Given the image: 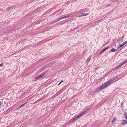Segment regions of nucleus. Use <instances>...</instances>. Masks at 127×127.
I'll return each instance as SVG.
<instances>
[{
	"mask_svg": "<svg viewBox=\"0 0 127 127\" xmlns=\"http://www.w3.org/2000/svg\"><path fill=\"white\" fill-rule=\"evenodd\" d=\"M70 16L69 15L67 16L62 17V18H59L57 19L56 20H55L53 21L52 23H54L56 22L57 21H58L59 20L63 19H64L65 18H66L69 17Z\"/></svg>",
	"mask_w": 127,
	"mask_h": 127,
	"instance_id": "nucleus-2",
	"label": "nucleus"
},
{
	"mask_svg": "<svg viewBox=\"0 0 127 127\" xmlns=\"http://www.w3.org/2000/svg\"><path fill=\"white\" fill-rule=\"evenodd\" d=\"M89 109L88 108H85L84 109V111H83L84 112V113H85L88 111Z\"/></svg>",
	"mask_w": 127,
	"mask_h": 127,
	"instance_id": "nucleus-12",
	"label": "nucleus"
},
{
	"mask_svg": "<svg viewBox=\"0 0 127 127\" xmlns=\"http://www.w3.org/2000/svg\"><path fill=\"white\" fill-rule=\"evenodd\" d=\"M81 116V115H80V114H79V115H78V116H77L76 117L74 118V119L72 120V122H73L76 119H77L78 118L80 117Z\"/></svg>",
	"mask_w": 127,
	"mask_h": 127,
	"instance_id": "nucleus-5",
	"label": "nucleus"
},
{
	"mask_svg": "<svg viewBox=\"0 0 127 127\" xmlns=\"http://www.w3.org/2000/svg\"><path fill=\"white\" fill-rule=\"evenodd\" d=\"M61 83V82H60L58 85H59Z\"/></svg>",
	"mask_w": 127,
	"mask_h": 127,
	"instance_id": "nucleus-25",
	"label": "nucleus"
},
{
	"mask_svg": "<svg viewBox=\"0 0 127 127\" xmlns=\"http://www.w3.org/2000/svg\"><path fill=\"white\" fill-rule=\"evenodd\" d=\"M89 14L88 13H84V14H82L81 15H80L79 16H78V17H81L82 16H85L86 15H88Z\"/></svg>",
	"mask_w": 127,
	"mask_h": 127,
	"instance_id": "nucleus-9",
	"label": "nucleus"
},
{
	"mask_svg": "<svg viewBox=\"0 0 127 127\" xmlns=\"http://www.w3.org/2000/svg\"><path fill=\"white\" fill-rule=\"evenodd\" d=\"M122 44L124 45L127 44V41L123 42Z\"/></svg>",
	"mask_w": 127,
	"mask_h": 127,
	"instance_id": "nucleus-19",
	"label": "nucleus"
},
{
	"mask_svg": "<svg viewBox=\"0 0 127 127\" xmlns=\"http://www.w3.org/2000/svg\"><path fill=\"white\" fill-rule=\"evenodd\" d=\"M124 46L123 45V44H122L121 45H119V47H120V48L121 47L123 46Z\"/></svg>",
	"mask_w": 127,
	"mask_h": 127,
	"instance_id": "nucleus-20",
	"label": "nucleus"
},
{
	"mask_svg": "<svg viewBox=\"0 0 127 127\" xmlns=\"http://www.w3.org/2000/svg\"><path fill=\"white\" fill-rule=\"evenodd\" d=\"M127 123V120H124L122 121V122L121 123L122 125H124Z\"/></svg>",
	"mask_w": 127,
	"mask_h": 127,
	"instance_id": "nucleus-10",
	"label": "nucleus"
},
{
	"mask_svg": "<svg viewBox=\"0 0 127 127\" xmlns=\"http://www.w3.org/2000/svg\"><path fill=\"white\" fill-rule=\"evenodd\" d=\"M109 48V47H106V48H105V49H104L102 50V51H101V52H100V54H102V53H103L105 51L107 50Z\"/></svg>",
	"mask_w": 127,
	"mask_h": 127,
	"instance_id": "nucleus-7",
	"label": "nucleus"
},
{
	"mask_svg": "<svg viewBox=\"0 0 127 127\" xmlns=\"http://www.w3.org/2000/svg\"><path fill=\"white\" fill-rule=\"evenodd\" d=\"M2 104V102L1 101L0 102V106Z\"/></svg>",
	"mask_w": 127,
	"mask_h": 127,
	"instance_id": "nucleus-22",
	"label": "nucleus"
},
{
	"mask_svg": "<svg viewBox=\"0 0 127 127\" xmlns=\"http://www.w3.org/2000/svg\"><path fill=\"white\" fill-rule=\"evenodd\" d=\"M11 7H8L6 9V10H9Z\"/></svg>",
	"mask_w": 127,
	"mask_h": 127,
	"instance_id": "nucleus-21",
	"label": "nucleus"
},
{
	"mask_svg": "<svg viewBox=\"0 0 127 127\" xmlns=\"http://www.w3.org/2000/svg\"><path fill=\"white\" fill-rule=\"evenodd\" d=\"M117 51V49H116L114 48H112L111 50L110 51V52H116Z\"/></svg>",
	"mask_w": 127,
	"mask_h": 127,
	"instance_id": "nucleus-8",
	"label": "nucleus"
},
{
	"mask_svg": "<svg viewBox=\"0 0 127 127\" xmlns=\"http://www.w3.org/2000/svg\"><path fill=\"white\" fill-rule=\"evenodd\" d=\"M85 114V113H84V111H83L82 112H81V113L80 114V115L82 116V115L84 114Z\"/></svg>",
	"mask_w": 127,
	"mask_h": 127,
	"instance_id": "nucleus-18",
	"label": "nucleus"
},
{
	"mask_svg": "<svg viewBox=\"0 0 127 127\" xmlns=\"http://www.w3.org/2000/svg\"><path fill=\"white\" fill-rule=\"evenodd\" d=\"M26 104V103H25L23 104H22L20 106H19L18 107V108H18L19 109V108H21V107H22Z\"/></svg>",
	"mask_w": 127,
	"mask_h": 127,
	"instance_id": "nucleus-15",
	"label": "nucleus"
},
{
	"mask_svg": "<svg viewBox=\"0 0 127 127\" xmlns=\"http://www.w3.org/2000/svg\"><path fill=\"white\" fill-rule=\"evenodd\" d=\"M116 117H114V118L113 119V120H112V124H114V121H115V120H116Z\"/></svg>",
	"mask_w": 127,
	"mask_h": 127,
	"instance_id": "nucleus-14",
	"label": "nucleus"
},
{
	"mask_svg": "<svg viewBox=\"0 0 127 127\" xmlns=\"http://www.w3.org/2000/svg\"><path fill=\"white\" fill-rule=\"evenodd\" d=\"M90 59H91L90 57H89V58H88L86 60V62H89L90 61Z\"/></svg>",
	"mask_w": 127,
	"mask_h": 127,
	"instance_id": "nucleus-16",
	"label": "nucleus"
},
{
	"mask_svg": "<svg viewBox=\"0 0 127 127\" xmlns=\"http://www.w3.org/2000/svg\"><path fill=\"white\" fill-rule=\"evenodd\" d=\"M120 48V47H119V46L117 47V49H119V48Z\"/></svg>",
	"mask_w": 127,
	"mask_h": 127,
	"instance_id": "nucleus-23",
	"label": "nucleus"
},
{
	"mask_svg": "<svg viewBox=\"0 0 127 127\" xmlns=\"http://www.w3.org/2000/svg\"><path fill=\"white\" fill-rule=\"evenodd\" d=\"M64 82V81H63V80H62L61 81V83H62V82Z\"/></svg>",
	"mask_w": 127,
	"mask_h": 127,
	"instance_id": "nucleus-24",
	"label": "nucleus"
},
{
	"mask_svg": "<svg viewBox=\"0 0 127 127\" xmlns=\"http://www.w3.org/2000/svg\"><path fill=\"white\" fill-rule=\"evenodd\" d=\"M108 86H109V85L106 82L101 86L98 87L97 89H96L95 90L96 92H98L100 90H101L103 89H104Z\"/></svg>",
	"mask_w": 127,
	"mask_h": 127,
	"instance_id": "nucleus-1",
	"label": "nucleus"
},
{
	"mask_svg": "<svg viewBox=\"0 0 127 127\" xmlns=\"http://www.w3.org/2000/svg\"><path fill=\"white\" fill-rule=\"evenodd\" d=\"M45 74V73H44L43 74H42L41 75H40L37 77L36 78V79H38L39 78L41 77H43Z\"/></svg>",
	"mask_w": 127,
	"mask_h": 127,
	"instance_id": "nucleus-6",
	"label": "nucleus"
},
{
	"mask_svg": "<svg viewBox=\"0 0 127 127\" xmlns=\"http://www.w3.org/2000/svg\"><path fill=\"white\" fill-rule=\"evenodd\" d=\"M127 61V59L125 61L123 62H122V63L120 64L121 65V66L122 65L124 64H125Z\"/></svg>",
	"mask_w": 127,
	"mask_h": 127,
	"instance_id": "nucleus-13",
	"label": "nucleus"
},
{
	"mask_svg": "<svg viewBox=\"0 0 127 127\" xmlns=\"http://www.w3.org/2000/svg\"><path fill=\"white\" fill-rule=\"evenodd\" d=\"M124 112L125 115V116L126 119H127V110H125Z\"/></svg>",
	"mask_w": 127,
	"mask_h": 127,
	"instance_id": "nucleus-11",
	"label": "nucleus"
},
{
	"mask_svg": "<svg viewBox=\"0 0 127 127\" xmlns=\"http://www.w3.org/2000/svg\"><path fill=\"white\" fill-rule=\"evenodd\" d=\"M121 66V65L120 64L118 66H116L115 68V69H118V68H119Z\"/></svg>",
	"mask_w": 127,
	"mask_h": 127,
	"instance_id": "nucleus-17",
	"label": "nucleus"
},
{
	"mask_svg": "<svg viewBox=\"0 0 127 127\" xmlns=\"http://www.w3.org/2000/svg\"><path fill=\"white\" fill-rule=\"evenodd\" d=\"M117 77H115L110 80L106 82L109 85V86L112 83H113V82L116 79Z\"/></svg>",
	"mask_w": 127,
	"mask_h": 127,
	"instance_id": "nucleus-3",
	"label": "nucleus"
},
{
	"mask_svg": "<svg viewBox=\"0 0 127 127\" xmlns=\"http://www.w3.org/2000/svg\"><path fill=\"white\" fill-rule=\"evenodd\" d=\"M81 116V115H80V114H79V115H78V116H77L76 117L74 118V119L72 120V122H73L76 119H77L78 118L80 117Z\"/></svg>",
	"mask_w": 127,
	"mask_h": 127,
	"instance_id": "nucleus-4",
	"label": "nucleus"
}]
</instances>
